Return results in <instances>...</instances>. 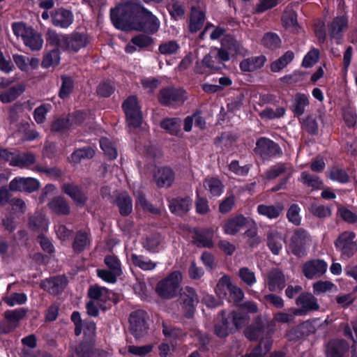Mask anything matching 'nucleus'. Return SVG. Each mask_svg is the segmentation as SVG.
<instances>
[{"mask_svg":"<svg viewBox=\"0 0 357 357\" xmlns=\"http://www.w3.org/2000/svg\"><path fill=\"white\" fill-rule=\"evenodd\" d=\"M308 105V96L304 93H297L293 100L291 109L295 116H300L303 114Z\"/></svg>","mask_w":357,"mask_h":357,"instance_id":"33","label":"nucleus"},{"mask_svg":"<svg viewBox=\"0 0 357 357\" xmlns=\"http://www.w3.org/2000/svg\"><path fill=\"white\" fill-rule=\"evenodd\" d=\"M309 211L313 215L319 218H325L331 215V210L329 207L317 204H312Z\"/></svg>","mask_w":357,"mask_h":357,"instance_id":"57","label":"nucleus"},{"mask_svg":"<svg viewBox=\"0 0 357 357\" xmlns=\"http://www.w3.org/2000/svg\"><path fill=\"white\" fill-rule=\"evenodd\" d=\"M105 264L111 271L119 275L122 274L121 264L117 257L114 255H107L105 257Z\"/></svg>","mask_w":357,"mask_h":357,"instance_id":"59","label":"nucleus"},{"mask_svg":"<svg viewBox=\"0 0 357 357\" xmlns=\"http://www.w3.org/2000/svg\"><path fill=\"white\" fill-rule=\"evenodd\" d=\"M162 238L159 234H151L147 236L143 243L144 248L149 252H156L157 248L162 244Z\"/></svg>","mask_w":357,"mask_h":357,"instance_id":"51","label":"nucleus"},{"mask_svg":"<svg viewBox=\"0 0 357 357\" xmlns=\"http://www.w3.org/2000/svg\"><path fill=\"white\" fill-rule=\"evenodd\" d=\"M73 357H110V354L102 350H91L87 344H80Z\"/></svg>","mask_w":357,"mask_h":357,"instance_id":"34","label":"nucleus"},{"mask_svg":"<svg viewBox=\"0 0 357 357\" xmlns=\"http://www.w3.org/2000/svg\"><path fill=\"white\" fill-rule=\"evenodd\" d=\"M296 304L301 308H295V314L304 316L309 312L317 310L319 305L317 298L310 293L301 294L296 300Z\"/></svg>","mask_w":357,"mask_h":357,"instance_id":"10","label":"nucleus"},{"mask_svg":"<svg viewBox=\"0 0 357 357\" xmlns=\"http://www.w3.org/2000/svg\"><path fill=\"white\" fill-rule=\"evenodd\" d=\"M48 206L52 212L57 215H66L70 213V206L62 197H55L51 199Z\"/></svg>","mask_w":357,"mask_h":357,"instance_id":"32","label":"nucleus"},{"mask_svg":"<svg viewBox=\"0 0 357 357\" xmlns=\"http://www.w3.org/2000/svg\"><path fill=\"white\" fill-rule=\"evenodd\" d=\"M294 57V53L291 51H287L284 55L271 63V70L279 72L286 67L293 60Z\"/></svg>","mask_w":357,"mask_h":357,"instance_id":"48","label":"nucleus"},{"mask_svg":"<svg viewBox=\"0 0 357 357\" xmlns=\"http://www.w3.org/2000/svg\"><path fill=\"white\" fill-rule=\"evenodd\" d=\"M205 13L197 8H192L191 15L189 24L190 32L195 33L200 30L205 22Z\"/></svg>","mask_w":357,"mask_h":357,"instance_id":"30","label":"nucleus"},{"mask_svg":"<svg viewBox=\"0 0 357 357\" xmlns=\"http://www.w3.org/2000/svg\"><path fill=\"white\" fill-rule=\"evenodd\" d=\"M36 162V157L29 152L20 153L17 151L15 167L28 168Z\"/></svg>","mask_w":357,"mask_h":357,"instance_id":"41","label":"nucleus"},{"mask_svg":"<svg viewBox=\"0 0 357 357\" xmlns=\"http://www.w3.org/2000/svg\"><path fill=\"white\" fill-rule=\"evenodd\" d=\"M327 266V264L324 260L308 261L303 266V273L307 279L319 278L326 273Z\"/></svg>","mask_w":357,"mask_h":357,"instance_id":"13","label":"nucleus"},{"mask_svg":"<svg viewBox=\"0 0 357 357\" xmlns=\"http://www.w3.org/2000/svg\"><path fill=\"white\" fill-rule=\"evenodd\" d=\"M39 188L40 182L31 177H15L9 183V190L12 192H32Z\"/></svg>","mask_w":357,"mask_h":357,"instance_id":"9","label":"nucleus"},{"mask_svg":"<svg viewBox=\"0 0 357 357\" xmlns=\"http://www.w3.org/2000/svg\"><path fill=\"white\" fill-rule=\"evenodd\" d=\"M298 316L295 314V308H291L289 312H279L274 314L275 321L282 324H295V317Z\"/></svg>","mask_w":357,"mask_h":357,"instance_id":"54","label":"nucleus"},{"mask_svg":"<svg viewBox=\"0 0 357 357\" xmlns=\"http://www.w3.org/2000/svg\"><path fill=\"white\" fill-rule=\"evenodd\" d=\"M284 208L282 202H277L273 205L259 204L257 206V213L269 219L278 218Z\"/></svg>","mask_w":357,"mask_h":357,"instance_id":"25","label":"nucleus"},{"mask_svg":"<svg viewBox=\"0 0 357 357\" xmlns=\"http://www.w3.org/2000/svg\"><path fill=\"white\" fill-rule=\"evenodd\" d=\"M286 109L283 107H278L275 109L271 107H266L259 112V116L263 119L271 120L282 117L285 114Z\"/></svg>","mask_w":357,"mask_h":357,"instance_id":"53","label":"nucleus"},{"mask_svg":"<svg viewBox=\"0 0 357 357\" xmlns=\"http://www.w3.org/2000/svg\"><path fill=\"white\" fill-rule=\"evenodd\" d=\"M204 186L206 190H208L212 196H220L222 192L224 186L222 182L215 178H206L204 181Z\"/></svg>","mask_w":357,"mask_h":357,"instance_id":"42","label":"nucleus"},{"mask_svg":"<svg viewBox=\"0 0 357 357\" xmlns=\"http://www.w3.org/2000/svg\"><path fill=\"white\" fill-rule=\"evenodd\" d=\"M67 35L59 34L54 30L49 29L47 33V43L58 49V47L65 49L66 45Z\"/></svg>","mask_w":357,"mask_h":357,"instance_id":"38","label":"nucleus"},{"mask_svg":"<svg viewBox=\"0 0 357 357\" xmlns=\"http://www.w3.org/2000/svg\"><path fill=\"white\" fill-rule=\"evenodd\" d=\"M12 29L14 34L17 38H22L23 41L32 33V31L33 30L31 26H28L22 22L13 23Z\"/></svg>","mask_w":357,"mask_h":357,"instance_id":"52","label":"nucleus"},{"mask_svg":"<svg viewBox=\"0 0 357 357\" xmlns=\"http://www.w3.org/2000/svg\"><path fill=\"white\" fill-rule=\"evenodd\" d=\"M232 282L230 277L228 275H223L221 277L216 284L215 292L220 298L227 297V293L230 292V288Z\"/></svg>","mask_w":357,"mask_h":357,"instance_id":"43","label":"nucleus"},{"mask_svg":"<svg viewBox=\"0 0 357 357\" xmlns=\"http://www.w3.org/2000/svg\"><path fill=\"white\" fill-rule=\"evenodd\" d=\"M348 20L344 16L337 17L328 24V31L331 38L340 40L343 31L347 29ZM339 43V41H337Z\"/></svg>","mask_w":357,"mask_h":357,"instance_id":"19","label":"nucleus"},{"mask_svg":"<svg viewBox=\"0 0 357 357\" xmlns=\"http://www.w3.org/2000/svg\"><path fill=\"white\" fill-rule=\"evenodd\" d=\"M29 227L35 231L46 230L48 222L46 218L40 213H36L29 218Z\"/></svg>","mask_w":357,"mask_h":357,"instance_id":"50","label":"nucleus"},{"mask_svg":"<svg viewBox=\"0 0 357 357\" xmlns=\"http://www.w3.org/2000/svg\"><path fill=\"white\" fill-rule=\"evenodd\" d=\"M203 66L211 70H218L220 68L215 52H210L206 54L202 61Z\"/></svg>","mask_w":357,"mask_h":357,"instance_id":"63","label":"nucleus"},{"mask_svg":"<svg viewBox=\"0 0 357 357\" xmlns=\"http://www.w3.org/2000/svg\"><path fill=\"white\" fill-rule=\"evenodd\" d=\"M328 176L331 180L340 183H347L349 178L347 172L338 167H332L328 172Z\"/></svg>","mask_w":357,"mask_h":357,"instance_id":"58","label":"nucleus"},{"mask_svg":"<svg viewBox=\"0 0 357 357\" xmlns=\"http://www.w3.org/2000/svg\"><path fill=\"white\" fill-rule=\"evenodd\" d=\"M238 276L244 283L250 287L257 282L255 273L247 267H242L239 269Z\"/></svg>","mask_w":357,"mask_h":357,"instance_id":"56","label":"nucleus"},{"mask_svg":"<svg viewBox=\"0 0 357 357\" xmlns=\"http://www.w3.org/2000/svg\"><path fill=\"white\" fill-rule=\"evenodd\" d=\"M113 202L117 206L119 212L122 216H128L132 213V199L127 192H117Z\"/></svg>","mask_w":357,"mask_h":357,"instance_id":"15","label":"nucleus"},{"mask_svg":"<svg viewBox=\"0 0 357 357\" xmlns=\"http://www.w3.org/2000/svg\"><path fill=\"white\" fill-rule=\"evenodd\" d=\"M174 180V174L172 169L165 167L158 169L154 174V181L159 188H168Z\"/></svg>","mask_w":357,"mask_h":357,"instance_id":"22","label":"nucleus"},{"mask_svg":"<svg viewBox=\"0 0 357 357\" xmlns=\"http://www.w3.org/2000/svg\"><path fill=\"white\" fill-rule=\"evenodd\" d=\"M147 318V314L144 310H137L130 314V330L135 338H140L146 333Z\"/></svg>","mask_w":357,"mask_h":357,"instance_id":"6","label":"nucleus"},{"mask_svg":"<svg viewBox=\"0 0 357 357\" xmlns=\"http://www.w3.org/2000/svg\"><path fill=\"white\" fill-rule=\"evenodd\" d=\"M181 120L178 118H167L161 123V127L172 135H177L181 130Z\"/></svg>","mask_w":357,"mask_h":357,"instance_id":"47","label":"nucleus"},{"mask_svg":"<svg viewBox=\"0 0 357 357\" xmlns=\"http://www.w3.org/2000/svg\"><path fill=\"white\" fill-rule=\"evenodd\" d=\"M134 197L135 198V208L137 209L141 208L144 211L149 212L154 215H158L160 213V210L155 207L149 202L145 194L142 191H135L134 192Z\"/></svg>","mask_w":357,"mask_h":357,"instance_id":"26","label":"nucleus"},{"mask_svg":"<svg viewBox=\"0 0 357 357\" xmlns=\"http://www.w3.org/2000/svg\"><path fill=\"white\" fill-rule=\"evenodd\" d=\"M88 295L92 300L105 302L108 297V289L97 284L92 285L89 289Z\"/></svg>","mask_w":357,"mask_h":357,"instance_id":"44","label":"nucleus"},{"mask_svg":"<svg viewBox=\"0 0 357 357\" xmlns=\"http://www.w3.org/2000/svg\"><path fill=\"white\" fill-rule=\"evenodd\" d=\"M195 241L198 246L204 248H212L213 243L212 241L213 231L211 229H206L202 231H196L195 232Z\"/></svg>","mask_w":357,"mask_h":357,"instance_id":"39","label":"nucleus"},{"mask_svg":"<svg viewBox=\"0 0 357 357\" xmlns=\"http://www.w3.org/2000/svg\"><path fill=\"white\" fill-rule=\"evenodd\" d=\"M349 345L344 340H333L328 344L327 357H342L343 354L347 351Z\"/></svg>","mask_w":357,"mask_h":357,"instance_id":"31","label":"nucleus"},{"mask_svg":"<svg viewBox=\"0 0 357 357\" xmlns=\"http://www.w3.org/2000/svg\"><path fill=\"white\" fill-rule=\"evenodd\" d=\"M182 279V274L180 271H173L158 282L155 287L157 294L164 299L176 297L181 291Z\"/></svg>","mask_w":357,"mask_h":357,"instance_id":"2","label":"nucleus"},{"mask_svg":"<svg viewBox=\"0 0 357 357\" xmlns=\"http://www.w3.org/2000/svg\"><path fill=\"white\" fill-rule=\"evenodd\" d=\"M301 208L296 204H294L289 208L287 217L289 222H292L295 225H299L301 224V218L300 216Z\"/></svg>","mask_w":357,"mask_h":357,"instance_id":"64","label":"nucleus"},{"mask_svg":"<svg viewBox=\"0 0 357 357\" xmlns=\"http://www.w3.org/2000/svg\"><path fill=\"white\" fill-rule=\"evenodd\" d=\"M94 154V150L89 146H86L75 150L71 154V160L73 162L78 163L80 162L82 160L90 159L93 158Z\"/></svg>","mask_w":357,"mask_h":357,"instance_id":"49","label":"nucleus"},{"mask_svg":"<svg viewBox=\"0 0 357 357\" xmlns=\"http://www.w3.org/2000/svg\"><path fill=\"white\" fill-rule=\"evenodd\" d=\"M248 220L242 215L228 219L223 226L224 232L228 235H235L247 225Z\"/></svg>","mask_w":357,"mask_h":357,"instance_id":"24","label":"nucleus"},{"mask_svg":"<svg viewBox=\"0 0 357 357\" xmlns=\"http://www.w3.org/2000/svg\"><path fill=\"white\" fill-rule=\"evenodd\" d=\"M307 239V234L305 231L302 229L295 231L290 240L291 252L298 257L305 256Z\"/></svg>","mask_w":357,"mask_h":357,"instance_id":"12","label":"nucleus"},{"mask_svg":"<svg viewBox=\"0 0 357 357\" xmlns=\"http://www.w3.org/2000/svg\"><path fill=\"white\" fill-rule=\"evenodd\" d=\"M222 45L223 47L215 53L220 63L229 61L230 54L240 52V44L231 36L225 37L222 41Z\"/></svg>","mask_w":357,"mask_h":357,"instance_id":"11","label":"nucleus"},{"mask_svg":"<svg viewBox=\"0 0 357 357\" xmlns=\"http://www.w3.org/2000/svg\"><path fill=\"white\" fill-rule=\"evenodd\" d=\"M88 43L89 39L85 33L75 32L67 35L66 50L77 52L86 47Z\"/></svg>","mask_w":357,"mask_h":357,"instance_id":"17","label":"nucleus"},{"mask_svg":"<svg viewBox=\"0 0 357 357\" xmlns=\"http://www.w3.org/2000/svg\"><path fill=\"white\" fill-rule=\"evenodd\" d=\"M52 22L57 27L66 29L69 27L73 22L74 16L71 11L59 8L52 13Z\"/></svg>","mask_w":357,"mask_h":357,"instance_id":"14","label":"nucleus"},{"mask_svg":"<svg viewBox=\"0 0 357 357\" xmlns=\"http://www.w3.org/2000/svg\"><path fill=\"white\" fill-rule=\"evenodd\" d=\"M158 99L162 105L172 106L183 103L185 100L186 96L182 89L168 87L160 90Z\"/></svg>","mask_w":357,"mask_h":357,"instance_id":"8","label":"nucleus"},{"mask_svg":"<svg viewBox=\"0 0 357 357\" xmlns=\"http://www.w3.org/2000/svg\"><path fill=\"white\" fill-rule=\"evenodd\" d=\"M126 114L128 124L130 127L137 128L142 123L141 107L135 96H129L122 105Z\"/></svg>","mask_w":357,"mask_h":357,"instance_id":"5","label":"nucleus"},{"mask_svg":"<svg viewBox=\"0 0 357 357\" xmlns=\"http://www.w3.org/2000/svg\"><path fill=\"white\" fill-rule=\"evenodd\" d=\"M62 191L68 195L77 205L84 206L86 202V197L81 189L73 183H66L61 186Z\"/></svg>","mask_w":357,"mask_h":357,"instance_id":"20","label":"nucleus"},{"mask_svg":"<svg viewBox=\"0 0 357 357\" xmlns=\"http://www.w3.org/2000/svg\"><path fill=\"white\" fill-rule=\"evenodd\" d=\"M66 284V278L61 275L43 280L40 286L50 294L56 295L64 289Z\"/></svg>","mask_w":357,"mask_h":357,"instance_id":"16","label":"nucleus"},{"mask_svg":"<svg viewBox=\"0 0 357 357\" xmlns=\"http://www.w3.org/2000/svg\"><path fill=\"white\" fill-rule=\"evenodd\" d=\"M192 205V200L189 197H176L169 200V207L172 213L178 215L185 214Z\"/></svg>","mask_w":357,"mask_h":357,"instance_id":"23","label":"nucleus"},{"mask_svg":"<svg viewBox=\"0 0 357 357\" xmlns=\"http://www.w3.org/2000/svg\"><path fill=\"white\" fill-rule=\"evenodd\" d=\"M300 180L304 184L314 190H319L323 188V182L319 179V178L317 176L311 174L307 172L301 173Z\"/></svg>","mask_w":357,"mask_h":357,"instance_id":"46","label":"nucleus"},{"mask_svg":"<svg viewBox=\"0 0 357 357\" xmlns=\"http://www.w3.org/2000/svg\"><path fill=\"white\" fill-rule=\"evenodd\" d=\"M90 243L91 238L89 234L84 231H79L75 236L73 249L75 252L79 253L87 248Z\"/></svg>","mask_w":357,"mask_h":357,"instance_id":"35","label":"nucleus"},{"mask_svg":"<svg viewBox=\"0 0 357 357\" xmlns=\"http://www.w3.org/2000/svg\"><path fill=\"white\" fill-rule=\"evenodd\" d=\"M60 59V52L54 48L44 54L41 66L44 68L55 67L59 63Z\"/></svg>","mask_w":357,"mask_h":357,"instance_id":"40","label":"nucleus"},{"mask_svg":"<svg viewBox=\"0 0 357 357\" xmlns=\"http://www.w3.org/2000/svg\"><path fill=\"white\" fill-rule=\"evenodd\" d=\"M266 61V59L263 55L247 58L240 63V68L244 72H253L262 68Z\"/></svg>","mask_w":357,"mask_h":357,"instance_id":"27","label":"nucleus"},{"mask_svg":"<svg viewBox=\"0 0 357 357\" xmlns=\"http://www.w3.org/2000/svg\"><path fill=\"white\" fill-rule=\"evenodd\" d=\"M26 295L24 293H13L3 298V301L8 306H14L15 305H22L26 301Z\"/></svg>","mask_w":357,"mask_h":357,"instance_id":"62","label":"nucleus"},{"mask_svg":"<svg viewBox=\"0 0 357 357\" xmlns=\"http://www.w3.org/2000/svg\"><path fill=\"white\" fill-rule=\"evenodd\" d=\"M265 329V322L261 319H257L252 325L246 328L245 335L248 340L255 341L264 335Z\"/></svg>","mask_w":357,"mask_h":357,"instance_id":"29","label":"nucleus"},{"mask_svg":"<svg viewBox=\"0 0 357 357\" xmlns=\"http://www.w3.org/2000/svg\"><path fill=\"white\" fill-rule=\"evenodd\" d=\"M23 43L25 46L29 47L31 50L36 51L42 48L43 40L40 33L33 30L32 33L24 39Z\"/></svg>","mask_w":357,"mask_h":357,"instance_id":"45","label":"nucleus"},{"mask_svg":"<svg viewBox=\"0 0 357 357\" xmlns=\"http://www.w3.org/2000/svg\"><path fill=\"white\" fill-rule=\"evenodd\" d=\"M100 145L105 154L107 155L109 159L114 160L116 158L117 151L112 142L107 138H101Z\"/></svg>","mask_w":357,"mask_h":357,"instance_id":"61","label":"nucleus"},{"mask_svg":"<svg viewBox=\"0 0 357 357\" xmlns=\"http://www.w3.org/2000/svg\"><path fill=\"white\" fill-rule=\"evenodd\" d=\"M286 284L283 273L278 268L271 270L267 275V284L271 291L282 290Z\"/></svg>","mask_w":357,"mask_h":357,"instance_id":"18","label":"nucleus"},{"mask_svg":"<svg viewBox=\"0 0 357 357\" xmlns=\"http://www.w3.org/2000/svg\"><path fill=\"white\" fill-rule=\"evenodd\" d=\"M254 151L264 159L280 155L282 153L278 144L264 137L257 139Z\"/></svg>","mask_w":357,"mask_h":357,"instance_id":"7","label":"nucleus"},{"mask_svg":"<svg viewBox=\"0 0 357 357\" xmlns=\"http://www.w3.org/2000/svg\"><path fill=\"white\" fill-rule=\"evenodd\" d=\"M137 20L139 21L133 26V29L137 31L154 33L159 29L160 21L158 17L142 4L140 5Z\"/></svg>","mask_w":357,"mask_h":357,"instance_id":"4","label":"nucleus"},{"mask_svg":"<svg viewBox=\"0 0 357 357\" xmlns=\"http://www.w3.org/2000/svg\"><path fill=\"white\" fill-rule=\"evenodd\" d=\"M26 312V311L24 308L6 310L3 313V317L10 319L17 327L19 321L25 316Z\"/></svg>","mask_w":357,"mask_h":357,"instance_id":"55","label":"nucleus"},{"mask_svg":"<svg viewBox=\"0 0 357 357\" xmlns=\"http://www.w3.org/2000/svg\"><path fill=\"white\" fill-rule=\"evenodd\" d=\"M131 261L134 266L145 271H153L158 265L157 262L151 261L148 257L136 254L131 255Z\"/></svg>","mask_w":357,"mask_h":357,"instance_id":"37","label":"nucleus"},{"mask_svg":"<svg viewBox=\"0 0 357 357\" xmlns=\"http://www.w3.org/2000/svg\"><path fill=\"white\" fill-rule=\"evenodd\" d=\"M356 234L354 231H345L341 233L335 241L336 250L341 257L348 259L357 252Z\"/></svg>","mask_w":357,"mask_h":357,"instance_id":"3","label":"nucleus"},{"mask_svg":"<svg viewBox=\"0 0 357 357\" xmlns=\"http://www.w3.org/2000/svg\"><path fill=\"white\" fill-rule=\"evenodd\" d=\"M139 3H127L119 5L110 10V17L114 25L119 29L126 30L137 23Z\"/></svg>","mask_w":357,"mask_h":357,"instance_id":"1","label":"nucleus"},{"mask_svg":"<svg viewBox=\"0 0 357 357\" xmlns=\"http://www.w3.org/2000/svg\"><path fill=\"white\" fill-rule=\"evenodd\" d=\"M282 237L277 230L271 229L267 232V245L273 255H279L282 248Z\"/></svg>","mask_w":357,"mask_h":357,"instance_id":"28","label":"nucleus"},{"mask_svg":"<svg viewBox=\"0 0 357 357\" xmlns=\"http://www.w3.org/2000/svg\"><path fill=\"white\" fill-rule=\"evenodd\" d=\"M25 90L24 84H18L9 88L0 93V100L3 103H9L16 100Z\"/></svg>","mask_w":357,"mask_h":357,"instance_id":"36","label":"nucleus"},{"mask_svg":"<svg viewBox=\"0 0 357 357\" xmlns=\"http://www.w3.org/2000/svg\"><path fill=\"white\" fill-rule=\"evenodd\" d=\"M52 107L49 103H45L36 107L34 110L33 117L38 123L45 122L47 114L52 109Z\"/></svg>","mask_w":357,"mask_h":357,"instance_id":"60","label":"nucleus"},{"mask_svg":"<svg viewBox=\"0 0 357 357\" xmlns=\"http://www.w3.org/2000/svg\"><path fill=\"white\" fill-rule=\"evenodd\" d=\"M179 293L181 303H182L183 307L189 312L188 316H190L195 308V304L198 302L197 295L190 287L181 289Z\"/></svg>","mask_w":357,"mask_h":357,"instance_id":"21","label":"nucleus"}]
</instances>
